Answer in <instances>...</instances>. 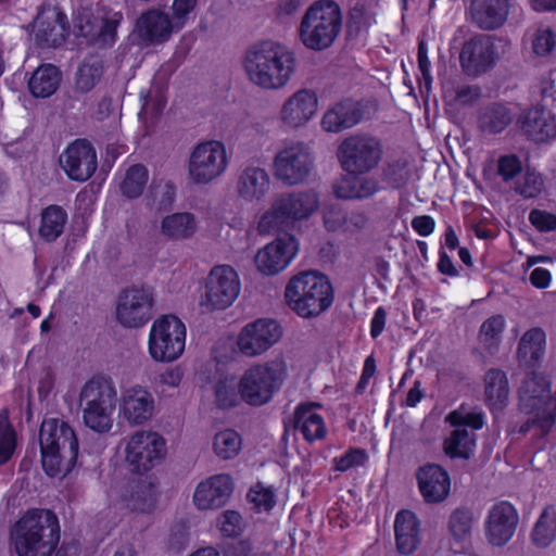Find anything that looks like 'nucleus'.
I'll list each match as a JSON object with an SVG mask.
<instances>
[{
	"mask_svg": "<svg viewBox=\"0 0 556 556\" xmlns=\"http://www.w3.org/2000/svg\"><path fill=\"white\" fill-rule=\"evenodd\" d=\"M11 539L17 556H51L60 541L58 517L47 509H29L14 525Z\"/></svg>",
	"mask_w": 556,
	"mask_h": 556,
	"instance_id": "f257e3e1",
	"label": "nucleus"
},
{
	"mask_svg": "<svg viewBox=\"0 0 556 556\" xmlns=\"http://www.w3.org/2000/svg\"><path fill=\"white\" fill-rule=\"evenodd\" d=\"M41 465L50 477L64 478L74 468L78 440L74 429L59 418H47L39 430Z\"/></svg>",
	"mask_w": 556,
	"mask_h": 556,
	"instance_id": "f03ea898",
	"label": "nucleus"
},
{
	"mask_svg": "<svg viewBox=\"0 0 556 556\" xmlns=\"http://www.w3.org/2000/svg\"><path fill=\"white\" fill-rule=\"evenodd\" d=\"M285 299L296 315L302 318H313L332 305L334 291L325 274L306 270L289 280L285 290Z\"/></svg>",
	"mask_w": 556,
	"mask_h": 556,
	"instance_id": "7ed1b4c3",
	"label": "nucleus"
},
{
	"mask_svg": "<svg viewBox=\"0 0 556 556\" xmlns=\"http://www.w3.org/2000/svg\"><path fill=\"white\" fill-rule=\"evenodd\" d=\"M245 70L256 85L265 89L285 87L295 71V56L288 48L273 41H263L252 53H245Z\"/></svg>",
	"mask_w": 556,
	"mask_h": 556,
	"instance_id": "20e7f679",
	"label": "nucleus"
},
{
	"mask_svg": "<svg viewBox=\"0 0 556 556\" xmlns=\"http://www.w3.org/2000/svg\"><path fill=\"white\" fill-rule=\"evenodd\" d=\"M342 28V12L333 0L313 3L299 27L301 42L309 50L323 51L332 46Z\"/></svg>",
	"mask_w": 556,
	"mask_h": 556,
	"instance_id": "39448f33",
	"label": "nucleus"
},
{
	"mask_svg": "<svg viewBox=\"0 0 556 556\" xmlns=\"http://www.w3.org/2000/svg\"><path fill=\"white\" fill-rule=\"evenodd\" d=\"M79 404L87 428L98 433H106L113 428L116 389L111 380L102 377L88 380L81 387Z\"/></svg>",
	"mask_w": 556,
	"mask_h": 556,
	"instance_id": "423d86ee",
	"label": "nucleus"
},
{
	"mask_svg": "<svg viewBox=\"0 0 556 556\" xmlns=\"http://www.w3.org/2000/svg\"><path fill=\"white\" fill-rule=\"evenodd\" d=\"M187 327L176 315L155 318L149 329L147 349L155 363L170 364L179 359L186 350Z\"/></svg>",
	"mask_w": 556,
	"mask_h": 556,
	"instance_id": "0eeeda50",
	"label": "nucleus"
},
{
	"mask_svg": "<svg viewBox=\"0 0 556 556\" xmlns=\"http://www.w3.org/2000/svg\"><path fill=\"white\" fill-rule=\"evenodd\" d=\"M318 205L319 198L314 191L283 193L260 218L258 231L263 235L279 231L291 222L307 218L318 208Z\"/></svg>",
	"mask_w": 556,
	"mask_h": 556,
	"instance_id": "6e6552de",
	"label": "nucleus"
},
{
	"mask_svg": "<svg viewBox=\"0 0 556 556\" xmlns=\"http://www.w3.org/2000/svg\"><path fill=\"white\" fill-rule=\"evenodd\" d=\"M124 462L131 472L147 473L167 456V441L152 429H139L124 441Z\"/></svg>",
	"mask_w": 556,
	"mask_h": 556,
	"instance_id": "1a4fd4ad",
	"label": "nucleus"
},
{
	"mask_svg": "<svg viewBox=\"0 0 556 556\" xmlns=\"http://www.w3.org/2000/svg\"><path fill=\"white\" fill-rule=\"evenodd\" d=\"M337 155L346 174H369L382 160L383 144L376 136L354 134L341 141Z\"/></svg>",
	"mask_w": 556,
	"mask_h": 556,
	"instance_id": "9d476101",
	"label": "nucleus"
},
{
	"mask_svg": "<svg viewBox=\"0 0 556 556\" xmlns=\"http://www.w3.org/2000/svg\"><path fill=\"white\" fill-rule=\"evenodd\" d=\"M288 374L282 358L257 364L245 370V403L261 406L278 392Z\"/></svg>",
	"mask_w": 556,
	"mask_h": 556,
	"instance_id": "9b49d317",
	"label": "nucleus"
},
{
	"mask_svg": "<svg viewBox=\"0 0 556 556\" xmlns=\"http://www.w3.org/2000/svg\"><path fill=\"white\" fill-rule=\"evenodd\" d=\"M240 291L239 274L229 265L215 266L205 279L200 307L205 313L226 309L237 300Z\"/></svg>",
	"mask_w": 556,
	"mask_h": 556,
	"instance_id": "f8f14e48",
	"label": "nucleus"
},
{
	"mask_svg": "<svg viewBox=\"0 0 556 556\" xmlns=\"http://www.w3.org/2000/svg\"><path fill=\"white\" fill-rule=\"evenodd\" d=\"M118 421L129 428L151 422L157 414V403L152 391L141 383L122 388L116 399Z\"/></svg>",
	"mask_w": 556,
	"mask_h": 556,
	"instance_id": "ddd939ff",
	"label": "nucleus"
},
{
	"mask_svg": "<svg viewBox=\"0 0 556 556\" xmlns=\"http://www.w3.org/2000/svg\"><path fill=\"white\" fill-rule=\"evenodd\" d=\"M228 165L226 147L218 140L197 144L190 153L188 177L195 185H207L220 177Z\"/></svg>",
	"mask_w": 556,
	"mask_h": 556,
	"instance_id": "4468645a",
	"label": "nucleus"
},
{
	"mask_svg": "<svg viewBox=\"0 0 556 556\" xmlns=\"http://www.w3.org/2000/svg\"><path fill=\"white\" fill-rule=\"evenodd\" d=\"M154 295L149 288L134 287L119 293L115 317L124 328L143 327L153 315Z\"/></svg>",
	"mask_w": 556,
	"mask_h": 556,
	"instance_id": "2eb2a0df",
	"label": "nucleus"
},
{
	"mask_svg": "<svg viewBox=\"0 0 556 556\" xmlns=\"http://www.w3.org/2000/svg\"><path fill=\"white\" fill-rule=\"evenodd\" d=\"M233 478L216 473L201 480L193 489L191 503L200 513H212L227 506L236 492Z\"/></svg>",
	"mask_w": 556,
	"mask_h": 556,
	"instance_id": "dca6fc26",
	"label": "nucleus"
},
{
	"mask_svg": "<svg viewBox=\"0 0 556 556\" xmlns=\"http://www.w3.org/2000/svg\"><path fill=\"white\" fill-rule=\"evenodd\" d=\"M518 401L519 409L527 415L553 414L554 406L556 415V393H552V381L544 374L531 371L526 376L518 390Z\"/></svg>",
	"mask_w": 556,
	"mask_h": 556,
	"instance_id": "f3484780",
	"label": "nucleus"
},
{
	"mask_svg": "<svg viewBox=\"0 0 556 556\" xmlns=\"http://www.w3.org/2000/svg\"><path fill=\"white\" fill-rule=\"evenodd\" d=\"M299 240L289 232L279 233L275 240L261 249L254 257L257 269L267 276L285 270L299 252Z\"/></svg>",
	"mask_w": 556,
	"mask_h": 556,
	"instance_id": "a211bd4d",
	"label": "nucleus"
},
{
	"mask_svg": "<svg viewBox=\"0 0 556 556\" xmlns=\"http://www.w3.org/2000/svg\"><path fill=\"white\" fill-rule=\"evenodd\" d=\"M496 60V51L492 37L475 35L466 40L459 53L460 66L465 74L479 76L491 70Z\"/></svg>",
	"mask_w": 556,
	"mask_h": 556,
	"instance_id": "6ab92c4d",
	"label": "nucleus"
},
{
	"mask_svg": "<svg viewBox=\"0 0 556 556\" xmlns=\"http://www.w3.org/2000/svg\"><path fill=\"white\" fill-rule=\"evenodd\" d=\"M519 522L515 506L508 501L495 503L489 510L485 520V536L496 547L506 545L514 536Z\"/></svg>",
	"mask_w": 556,
	"mask_h": 556,
	"instance_id": "aec40b11",
	"label": "nucleus"
},
{
	"mask_svg": "<svg viewBox=\"0 0 556 556\" xmlns=\"http://www.w3.org/2000/svg\"><path fill=\"white\" fill-rule=\"evenodd\" d=\"M59 163L70 179L86 181L97 169V153L89 142L76 140L61 153Z\"/></svg>",
	"mask_w": 556,
	"mask_h": 556,
	"instance_id": "412c9836",
	"label": "nucleus"
},
{
	"mask_svg": "<svg viewBox=\"0 0 556 556\" xmlns=\"http://www.w3.org/2000/svg\"><path fill=\"white\" fill-rule=\"evenodd\" d=\"M312 159L302 146H291L279 151L274 161L275 176L287 185L303 182L309 175Z\"/></svg>",
	"mask_w": 556,
	"mask_h": 556,
	"instance_id": "4be33fe9",
	"label": "nucleus"
},
{
	"mask_svg": "<svg viewBox=\"0 0 556 556\" xmlns=\"http://www.w3.org/2000/svg\"><path fill=\"white\" fill-rule=\"evenodd\" d=\"M122 20V12L103 7L98 9L90 17L80 18L78 24L79 34L101 46L112 45L115 41L116 30Z\"/></svg>",
	"mask_w": 556,
	"mask_h": 556,
	"instance_id": "5701e85b",
	"label": "nucleus"
},
{
	"mask_svg": "<svg viewBox=\"0 0 556 556\" xmlns=\"http://www.w3.org/2000/svg\"><path fill=\"white\" fill-rule=\"evenodd\" d=\"M174 33L170 16L161 10H148L137 20L134 28L135 38L142 46L162 45L169 40Z\"/></svg>",
	"mask_w": 556,
	"mask_h": 556,
	"instance_id": "b1692460",
	"label": "nucleus"
},
{
	"mask_svg": "<svg viewBox=\"0 0 556 556\" xmlns=\"http://www.w3.org/2000/svg\"><path fill=\"white\" fill-rule=\"evenodd\" d=\"M416 480L419 493L427 504L442 503L450 495V473L439 464L426 463L419 466Z\"/></svg>",
	"mask_w": 556,
	"mask_h": 556,
	"instance_id": "393cba45",
	"label": "nucleus"
},
{
	"mask_svg": "<svg viewBox=\"0 0 556 556\" xmlns=\"http://www.w3.org/2000/svg\"><path fill=\"white\" fill-rule=\"evenodd\" d=\"M364 116L361 102L345 98L330 105L321 117V128L326 132L339 134L359 124Z\"/></svg>",
	"mask_w": 556,
	"mask_h": 556,
	"instance_id": "a878e982",
	"label": "nucleus"
},
{
	"mask_svg": "<svg viewBox=\"0 0 556 556\" xmlns=\"http://www.w3.org/2000/svg\"><path fill=\"white\" fill-rule=\"evenodd\" d=\"M282 337L281 325L273 318H260L245 325V356L260 355Z\"/></svg>",
	"mask_w": 556,
	"mask_h": 556,
	"instance_id": "bb28decb",
	"label": "nucleus"
},
{
	"mask_svg": "<svg viewBox=\"0 0 556 556\" xmlns=\"http://www.w3.org/2000/svg\"><path fill=\"white\" fill-rule=\"evenodd\" d=\"M31 31L38 42L59 46L67 35L66 16L56 9L43 10L34 21Z\"/></svg>",
	"mask_w": 556,
	"mask_h": 556,
	"instance_id": "cd10ccee",
	"label": "nucleus"
},
{
	"mask_svg": "<svg viewBox=\"0 0 556 556\" xmlns=\"http://www.w3.org/2000/svg\"><path fill=\"white\" fill-rule=\"evenodd\" d=\"M317 105L318 98L315 91L300 89L282 105L280 111L281 119L290 127H300L313 117Z\"/></svg>",
	"mask_w": 556,
	"mask_h": 556,
	"instance_id": "c85d7f7f",
	"label": "nucleus"
},
{
	"mask_svg": "<svg viewBox=\"0 0 556 556\" xmlns=\"http://www.w3.org/2000/svg\"><path fill=\"white\" fill-rule=\"evenodd\" d=\"M317 407L318 403L301 402L293 413V428L309 444L324 440L328 432L324 417L315 412Z\"/></svg>",
	"mask_w": 556,
	"mask_h": 556,
	"instance_id": "c756f323",
	"label": "nucleus"
},
{
	"mask_svg": "<svg viewBox=\"0 0 556 556\" xmlns=\"http://www.w3.org/2000/svg\"><path fill=\"white\" fill-rule=\"evenodd\" d=\"M521 129L532 141L546 142L556 138L555 115L544 106H533L525 111L520 119Z\"/></svg>",
	"mask_w": 556,
	"mask_h": 556,
	"instance_id": "7c9ffc66",
	"label": "nucleus"
},
{
	"mask_svg": "<svg viewBox=\"0 0 556 556\" xmlns=\"http://www.w3.org/2000/svg\"><path fill=\"white\" fill-rule=\"evenodd\" d=\"M395 545L400 554L410 555L421 542V522L417 515L408 509H401L394 519Z\"/></svg>",
	"mask_w": 556,
	"mask_h": 556,
	"instance_id": "2f4dec72",
	"label": "nucleus"
},
{
	"mask_svg": "<svg viewBox=\"0 0 556 556\" xmlns=\"http://www.w3.org/2000/svg\"><path fill=\"white\" fill-rule=\"evenodd\" d=\"M381 190L380 181L367 174H346L333 184L337 198L344 200H364Z\"/></svg>",
	"mask_w": 556,
	"mask_h": 556,
	"instance_id": "473e14b6",
	"label": "nucleus"
},
{
	"mask_svg": "<svg viewBox=\"0 0 556 556\" xmlns=\"http://www.w3.org/2000/svg\"><path fill=\"white\" fill-rule=\"evenodd\" d=\"M236 367V371L222 369L215 383V403L222 409H230L243 399V375L240 364Z\"/></svg>",
	"mask_w": 556,
	"mask_h": 556,
	"instance_id": "72a5a7b5",
	"label": "nucleus"
},
{
	"mask_svg": "<svg viewBox=\"0 0 556 556\" xmlns=\"http://www.w3.org/2000/svg\"><path fill=\"white\" fill-rule=\"evenodd\" d=\"M470 12L472 22L479 28L494 30L506 21L508 0H471Z\"/></svg>",
	"mask_w": 556,
	"mask_h": 556,
	"instance_id": "f704fd0d",
	"label": "nucleus"
},
{
	"mask_svg": "<svg viewBox=\"0 0 556 556\" xmlns=\"http://www.w3.org/2000/svg\"><path fill=\"white\" fill-rule=\"evenodd\" d=\"M509 382L505 371L491 368L484 376L485 405L492 414L503 412L509 402Z\"/></svg>",
	"mask_w": 556,
	"mask_h": 556,
	"instance_id": "c9c22d12",
	"label": "nucleus"
},
{
	"mask_svg": "<svg viewBox=\"0 0 556 556\" xmlns=\"http://www.w3.org/2000/svg\"><path fill=\"white\" fill-rule=\"evenodd\" d=\"M511 109L503 102H491L479 109L477 127L484 135L502 134L513 122Z\"/></svg>",
	"mask_w": 556,
	"mask_h": 556,
	"instance_id": "e433bc0d",
	"label": "nucleus"
},
{
	"mask_svg": "<svg viewBox=\"0 0 556 556\" xmlns=\"http://www.w3.org/2000/svg\"><path fill=\"white\" fill-rule=\"evenodd\" d=\"M197 231L195 217L188 212L173 213L164 216L160 224V232L169 240H184Z\"/></svg>",
	"mask_w": 556,
	"mask_h": 556,
	"instance_id": "4c0bfd02",
	"label": "nucleus"
},
{
	"mask_svg": "<svg viewBox=\"0 0 556 556\" xmlns=\"http://www.w3.org/2000/svg\"><path fill=\"white\" fill-rule=\"evenodd\" d=\"M477 435L467 429H454L443 442V452L451 459L468 460L475 454Z\"/></svg>",
	"mask_w": 556,
	"mask_h": 556,
	"instance_id": "58836bf2",
	"label": "nucleus"
},
{
	"mask_svg": "<svg viewBox=\"0 0 556 556\" xmlns=\"http://www.w3.org/2000/svg\"><path fill=\"white\" fill-rule=\"evenodd\" d=\"M545 332L541 328H531L521 337L518 345V358L529 365H535L543 356Z\"/></svg>",
	"mask_w": 556,
	"mask_h": 556,
	"instance_id": "ea45409f",
	"label": "nucleus"
},
{
	"mask_svg": "<svg viewBox=\"0 0 556 556\" xmlns=\"http://www.w3.org/2000/svg\"><path fill=\"white\" fill-rule=\"evenodd\" d=\"M59 70L51 64H46L36 70L29 79V90L35 97L47 98L53 94L60 84Z\"/></svg>",
	"mask_w": 556,
	"mask_h": 556,
	"instance_id": "a19ab883",
	"label": "nucleus"
},
{
	"mask_svg": "<svg viewBox=\"0 0 556 556\" xmlns=\"http://www.w3.org/2000/svg\"><path fill=\"white\" fill-rule=\"evenodd\" d=\"M149 181V172L141 164H134L125 169L121 175L118 188L121 193L127 199L140 197Z\"/></svg>",
	"mask_w": 556,
	"mask_h": 556,
	"instance_id": "79ce46f5",
	"label": "nucleus"
},
{
	"mask_svg": "<svg viewBox=\"0 0 556 556\" xmlns=\"http://www.w3.org/2000/svg\"><path fill=\"white\" fill-rule=\"evenodd\" d=\"M504 329L505 318L501 314L489 317L480 326L478 340L490 355L498 352Z\"/></svg>",
	"mask_w": 556,
	"mask_h": 556,
	"instance_id": "37998d69",
	"label": "nucleus"
},
{
	"mask_svg": "<svg viewBox=\"0 0 556 556\" xmlns=\"http://www.w3.org/2000/svg\"><path fill=\"white\" fill-rule=\"evenodd\" d=\"M556 538V511L549 506L543 509L536 520L531 540L535 546L547 547Z\"/></svg>",
	"mask_w": 556,
	"mask_h": 556,
	"instance_id": "c03bdc74",
	"label": "nucleus"
},
{
	"mask_svg": "<svg viewBox=\"0 0 556 556\" xmlns=\"http://www.w3.org/2000/svg\"><path fill=\"white\" fill-rule=\"evenodd\" d=\"M66 220L67 215L62 207L48 206L41 214L40 236L47 241L55 240L63 232Z\"/></svg>",
	"mask_w": 556,
	"mask_h": 556,
	"instance_id": "a18cd8bd",
	"label": "nucleus"
},
{
	"mask_svg": "<svg viewBox=\"0 0 556 556\" xmlns=\"http://www.w3.org/2000/svg\"><path fill=\"white\" fill-rule=\"evenodd\" d=\"M473 525L475 516L468 507L456 508L448 518V531L456 542H468Z\"/></svg>",
	"mask_w": 556,
	"mask_h": 556,
	"instance_id": "49530a36",
	"label": "nucleus"
},
{
	"mask_svg": "<svg viewBox=\"0 0 556 556\" xmlns=\"http://www.w3.org/2000/svg\"><path fill=\"white\" fill-rule=\"evenodd\" d=\"M215 525L224 540H239L243 533V514L238 508H227L216 517Z\"/></svg>",
	"mask_w": 556,
	"mask_h": 556,
	"instance_id": "de8ad7c7",
	"label": "nucleus"
},
{
	"mask_svg": "<svg viewBox=\"0 0 556 556\" xmlns=\"http://www.w3.org/2000/svg\"><path fill=\"white\" fill-rule=\"evenodd\" d=\"M245 500L251 504V509L256 514L270 513L277 504L276 490L273 485H264L262 482L250 486Z\"/></svg>",
	"mask_w": 556,
	"mask_h": 556,
	"instance_id": "09e8293b",
	"label": "nucleus"
},
{
	"mask_svg": "<svg viewBox=\"0 0 556 556\" xmlns=\"http://www.w3.org/2000/svg\"><path fill=\"white\" fill-rule=\"evenodd\" d=\"M242 446L241 434L233 429H224L218 431L213 440V451L220 459H232L236 457Z\"/></svg>",
	"mask_w": 556,
	"mask_h": 556,
	"instance_id": "8fccbe9b",
	"label": "nucleus"
},
{
	"mask_svg": "<svg viewBox=\"0 0 556 556\" xmlns=\"http://www.w3.org/2000/svg\"><path fill=\"white\" fill-rule=\"evenodd\" d=\"M103 64L99 58H89L83 62L76 74V87L83 92L90 91L102 78Z\"/></svg>",
	"mask_w": 556,
	"mask_h": 556,
	"instance_id": "3c124183",
	"label": "nucleus"
},
{
	"mask_svg": "<svg viewBox=\"0 0 556 556\" xmlns=\"http://www.w3.org/2000/svg\"><path fill=\"white\" fill-rule=\"evenodd\" d=\"M445 422L455 429L468 427L471 430H481L485 425V416L482 412H467L462 404L446 415Z\"/></svg>",
	"mask_w": 556,
	"mask_h": 556,
	"instance_id": "603ef678",
	"label": "nucleus"
},
{
	"mask_svg": "<svg viewBox=\"0 0 556 556\" xmlns=\"http://www.w3.org/2000/svg\"><path fill=\"white\" fill-rule=\"evenodd\" d=\"M269 188V176L267 172L258 167L245 168V201L254 198L260 199Z\"/></svg>",
	"mask_w": 556,
	"mask_h": 556,
	"instance_id": "864d4df0",
	"label": "nucleus"
},
{
	"mask_svg": "<svg viewBox=\"0 0 556 556\" xmlns=\"http://www.w3.org/2000/svg\"><path fill=\"white\" fill-rule=\"evenodd\" d=\"M531 415H534V417L522 422L518 428V433L526 435L531 429L538 428L540 433H535L534 435L539 439H544L556 422L555 406L553 407V414L534 412Z\"/></svg>",
	"mask_w": 556,
	"mask_h": 556,
	"instance_id": "5fc2aeb1",
	"label": "nucleus"
},
{
	"mask_svg": "<svg viewBox=\"0 0 556 556\" xmlns=\"http://www.w3.org/2000/svg\"><path fill=\"white\" fill-rule=\"evenodd\" d=\"M369 460V455L365 448L349 447L344 454L332 459V470L337 472H346L356 467L365 466Z\"/></svg>",
	"mask_w": 556,
	"mask_h": 556,
	"instance_id": "6e6d98bb",
	"label": "nucleus"
},
{
	"mask_svg": "<svg viewBox=\"0 0 556 556\" xmlns=\"http://www.w3.org/2000/svg\"><path fill=\"white\" fill-rule=\"evenodd\" d=\"M16 433L9 421L8 413L0 412V464L7 463L14 453Z\"/></svg>",
	"mask_w": 556,
	"mask_h": 556,
	"instance_id": "4d7b16f0",
	"label": "nucleus"
},
{
	"mask_svg": "<svg viewBox=\"0 0 556 556\" xmlns=\"http://www.w3.org/2000/svg\"><path fill=\"white\" fill-rule=\"evenodd\" d=\"M520 157L515 153L502 154L496 162V173L504 182H510L522 173Z\"/></svg>",
	"mask_w": 556,
	"mask_h": 556,
	"instance_id": "13d9d810",
	"label": "nucleus"
},
{
	"mask_svg": "<svg viewBox=\"0 0 556 556\" xmlns=\"http://www.w3.org/2000/svg\"><path fill=\"white\" fill-rule=\"evenodd\" d=\"M544 187L542 174L528 168L523 175L522 181L516 187V192L525 199H534L539 197Z\"/></svg>",
	"mask_w": 556,
	"mask_h": 556,
	"instance_id": "bf43d9fd",
	"label": "nucleus"
},
{
	"mask_svg": "<svg viewBox=\"0 0 556 556\" xmlns=\"http://www.w3.org/2000/svg\"><path fill=\"white\" fill-rule=\"evenodd\" d=\"M529 222L540 232L556 230V214L545 210H531L529 213Z\"/></svg>",
	"mask_w": 556,
	"mask_h": 556,
	"instance_id": "052dcab7",
	"label": "nucleus"
},
{
	"mask_svg": "<svg viewBox=\"0 0 556 556\" xmlns=\"http://www.w3.org/2000/svg\"><path fill=\"white\" fill-rule=\"evenodd\" d=\"M556 45L555 35L549 29H538L532 39L533 52L539 56L548 55Z\"/></svg>",
	"mask_w": 556,
	"mask_h": 556,
	"instance_id": "680f3d73",
	"label": "nucleus"
},
{
	"mask_svg": "<svg viewBox=\"0 0 556 556\" xmlns=\"http://www.w3.org/2000/svg\"><path fill=\"white\" fill-rule=\"evenodd\" d=\"M128 507L137 513L150 514L155 507V497L151 491L137 492L129 500Z\"/></svg>",
	"mask_w": 556,
	"mask_h": 556,
	"instance_id": "e2e57ef3",
	"label": "nucleus"
},
{
	"mask_svg": "<svg viewBox=\"0 0 556 556\" xmlns=\"http://www.w3.org/2000/svg\"><path fill=\"white\" fill-rule=\"evenodd\" d=\"M223 219L232 228H241L240 199H228L223 207Z\"/></svg>",
	"mask_w": 556,
	"mask_h": 556,
	"instance_id": "0e129e2a",
	"label": "nucleus"
},
{
	"mask_svg": "<svg viewBox=\"0 0 556 556\" xmlns=\"http://www.w3.org/2000/svg\"><path fill=\"white\" fill-rule=\"evenodd\" d=\"M417 62H418V68L422 75V78L426 81L431 83V63L428 58V45L425 40L418 41V49H417Z\"/></svg>",
	"mask_w": 556,
	"mask_h": 556,
	"instance_id": "69168bd1",
	"label": "nucleus"
},
{
	"mask_svg": "<svg viewBox=\"0 0 556 556\" xmlns=\"http://www.w3.org/2000/svg\"><path fill=\"white\" fill-rule=\"evenodd\" d=\"M412 228L421 237H428L435 229V220L430 215H418L412 219Z\"/></svg>",
	"mask_w": 556,
	"mask_h": 556,
	"instance_id": "338daca9",
	"label": "nucleus"
},
{
	"mask_svg": "<svg viewBox=\"0 0 556 556\" xmlns=\"http://www.w3.org/2000/svg\"><path fill=\"white\" fill-rule=\"evenodd\" d=\"M386 324H387V309L384 306H378L375 309L374 315L370 319V330H369L370 337L372 339L379 338L386 328Z\"/></svg>",
	"mask_w": 556,
	"mask_h": 556,
	"instance_id": "774afa93",
	"label": "nucleus"
}]
</instances>
